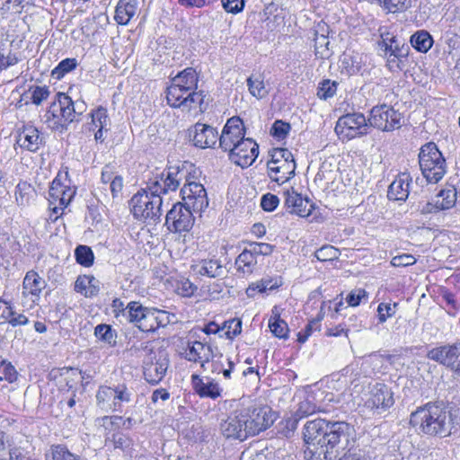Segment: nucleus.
<instances>
[{
  "label": "nucleus",
  "instance_id": "1",
  "mask_svg": "<svg viewBox=\"0 0 460 460\" xmlns=\"http://www.w3.org/2000/svg\"><path fill=\"white\" fill-rule=\"evenodd\" d=\"M354 429L345 421L315 419L304 427V456L306 460H335L353 440Z\"/></svg>",
  "mask_w": 460,
  "mask_h": 460
},
{
  "label": "nucleus",
  "instance_id": "2",
  "mask_svg": "<svg viewBox=\"0 0 460 460\" xmlns=\"http://www.w3.org/2000/svg\"><path fill=\"white\" fill-rule=\"evenodd\" d=\"M410 423L420 433L446 437L450 434L447 411L442 404L429 402L411 414Z\"/></svg>",
  "mask_w": 460,
  "mask_h": 460
},
{
  "label": "nucleus",
  "instance_id": "3",
  "mask_svg": "<svg viewBox=\"0 0 460 460\" xmlns=\"http://www.w3.org/2000/svg\"><path fill=\"white\" fill-rule=\"evenodd\" d=\"M161 182L154 180L146 189L137 191L130 199L129 205L133 216L139 220L156 223L162 216L163 199Z\"/></svg>",
  "mask_w": 460,
  "mask_h": 460
},
{
  "label": "nucleus",
  "instance_id": "4",
  "mask_svg": "<svg viewBox=\"0 0 460 460\" xmlns=\"http://www.w3.org/2000/svg\"><path fill=\"white\" fill-rule=\"evenodd\" d=\"M128 320L136 324L142 332H155L171 323L170 313L155 307L144 306L141 303L132 301L128 304Z\"/></svg>",
  "mask_w": 460,
  "mask_h": 460
},
{
  "label": "nucleus",
  "instance_id": "5",
  "mask_svg": "<svg viewBox=\"0 0 460 460\" xmlns=\"http://www.w3.org/2000/svg\"><path fill=\"white\" fill-rule=\"evenodd\" d=\"M419 164L423 177L429 183L438 182L447 172L446 159L433 142L421 146Z\"/></svg>",
  "mask_w": 460,
  "mask_h": 460
},
{
  "label": "nucleus",
  "instance_id": "6",
  "mask_svg": "<svg viewBox=\"0 0 460 460\" xmlns=\"http://www.w3.org/2000/svg\"><path fill=\"white\" fill-rule=\"evenodd\" d=\"M145 349L148 350L143 359L145 379L151 385H157L164 377L169 367L167 354L161 349H148L147 345Z\"/></svg>",
  "mask_w": 460,
  "mask_h": 460
},
{
  "label": "nucleus",
  "instance_id": "7",
  "mask_svg": "<svg viewBox=\"0 0 460 460\" xmlns=\"http://www.w3.org/2000/svg\"><path fill=\"white\" fill-rule=\"evenodd\" d=\"M402 115L393 107L383 104L372 108L368 123L382 131H393L402 126Z\"/></svg>",
  "mask_w": 460,
  "mask_h": 460
},
{
  "label": "nucleus",
  "instance_id": "8",
  "mask_svg": "<svg viewBox=\"0 0 460 460\" xmlns=\"http://www.w3.org/2000/svg\"><path fill=\"white\" fill-rule=\"evenodd\" d=\"M368 126L370 125L362 113H348L338 119L335 131L339 136L352 139L366 135Z\"/></svg>",
  "mask_w": 460,
  "mask_h": 460
},
{
  "label": "nucleus",
  "instance_id": "9",
  "mask_svg": "<svg viewBox=\"0 0 460 460\" xmlns=\"http://www.w3.org/2000/svg\"><path fill=\"white\" fill-rule=\"evenodd\" d=\"M193 213L192 208L178 202L166 214L165 225L171 232H189L194 224Z\"/></svg>",
  "mask_w": 460,
  "mask_h": 460
},
{
  "label": "nucleus",
  "instance_id": "10",
  "mask_svg": "<svg viewBox=\"0 0 460 460\" xmlns=\"http://www.w3.org/2000/svg\"><path fill=\"white\" fill-rule=\"evenodd\" d=\"M427 358L448 368L460 376V341L433 348Z\"/></svg>",
  "mask_w": 460,
  "mask_h": 460
},
{
  "label": "nucleus",
  "instance_id": "11",
  "mask_svg": "<svg viewBox=\"0 0 460 460\" xmlns=\"http://www.w3.org/2000/svg\"><path fill=\"white\" fill-rule=\"evenodd\" d=\"M243 415L247 419L246 429L249 436H255L261 431L270 427L275 417L269 407H247L242 408Z\"/></svg>",
  "mask_w": 460,
  "mask_h": 460
},
{
  "label": "nucleus",
  "instance_id": "12",
  "mask_svg": "<svg viewBox=\"0 0 460 460\" xmlns=\"http://www.w3.org/2000/svg\"><path fill=\"white\" fill-rule=\"evenodd\" d=\"M367 396L365 405L379 414L394 403L393 392L383 383L370 384Z\"/></svg>",
  "mask_w": 460,
  "mask_h": 460
},
{
  "label": "nucleus",
  "instance_id": "13",
  "mask_svg": "<svg viewBox=\"0 0 460 460\" xmlns=\"http://www.w3.org/2000/svg\"><path fill=\"white\" fill-rule=\"evenodd\" d=\"M192 168V164L184 163L181 166L169 167L166 172H163L159 176L155 177L156 182H161V189L164 194L169 191L176 190L181 183L188 181V175H190V169Z\"/></svg>",
  "mask_w": 460,
  "mask_h": 460
},
{
  "label": "nucleus",
  "instance_id": "14",
  "mask_svg": "<svg viewBox=\"0 0 460 460\" xmlns=\"http://www.w3.org/2000/svg\"><path fill=\"white\" fill-rule=\"evenodd\" d=\"M229 152L230 160L235 164L242 168H247L251 166L259 155V146L252 138H243L232 149L227 150Z\"/></svg>",
  "mask_w": 460,
  "mask_h": 460
},
{
  "label": "nucleus",
  "instance_id": "15",
  "mask_svg": "<svg viewBox=\"0 0 460 460\" xmlns=\"http://www.w3.org/2000/svg\"><path fill=\"white\" fill-rule=\"evenodd\" d=\"M243 415V410L238 409L232 412L225 420L220 424V430L222 434L227 438H234L244 440L249 436L246 429L247 419Z\"/></svg>",
  "mask_w": 460,
  "mask_h": 460
},
{
  "label": "nucleus",
  "instance_id": "16",
  "mask_svg": "<svg viewBox=\"0 0 460 460\" xmlns=\"http://www.w3.org/2000/svg\"><path fill=\"white\" fill-rule=\"evenodd\" d=\"M245 128L243 121L239 117H232L227 119L218 137L219 146L227 151L232 149L244 138Z\"/></svg>",
  "mask_w": 460,
  "mask_h": 460
},
{
  "label": "nucleus",
  "instance_id": "17",
  "mask_svg": "<svg viewBox=\"0 0 460 460\" xmlns=\"http://www.w3.org/2000/svg\"><path fill=\"white\" fill-rule=\"evenodd\" d=\"M181 193L184 203L195 213L203 212L208 206L207 191L201 183L183 185Z\"/></svg>",
  "mask_w": 460,
  "mask_h": 460
},
{
  "label": "nucleus",
  "instance_id": "18",
  "mask_svg": "<svg viewBox=\"0 0 460 460\" xmlns=\"http://www.w3.org/2000/svg\"><path fill=\"white\" fill-rule=\"evenodd\" d=\"M189 137L193 145L199 148L214 147L218 141L216 128L199 122L189 129Z\"/></svg>",
  "mask_w": 460,
  "mask_h": 460
},
{
  "label": "nucleus",
  "instance_id": "19",
  "mask_svg": "<svg viewBox=\"0 0 460 460\" xmlns=\"http://www.w3.org/2000/svg\"><path fill=\"white\" fill-rule=\"evenodd\" d=\"M16 144L23 150L35 153L44 145V137L32 125H23L17 129Z\"/></svg>",
  "mask_w": 460,
  "mask_h": 460
},
{
  "label": "nucleus",
  "instance_id": "20",
  "mask_svg": "<svg viewBox=\"0 0 460 460\" xmlns=\"http://www.w3.org/2000/svg\"><path fill=\"white\" fill-rule=\"evenodd\" d=\"M191 386L200 398L216 400L222 395L223 389L219 383L210 376H200L198 374L191 376Z\"/></svg>",
  "mask_w": 460,
  "mask_h": 460
},
{
  "label": "nucleus",
  "instance_id": "21",
  "mask_svg": "<svg viewBox=\"0 0 460 460\" xmlns=\"http://www.w3.org/2000/svg\"><path fill=\"white\" fill-rule=\"evenodd\" d=\"M213 349L209 344L201 341L189 342L185 349V358L189 361L199 362L203 371H207L210 358L213 357Z\"/></svg>",
  "mask_w": 460,
  "mask_h": 460
},
{
  "label": "nucleus",
  "instance_id": "22",
  "mask_svg": "<svg viewBox=\"0 0 460 460\" xmlns=\"http://www.w3.org/2000/svg\"><path fill=\"white\" fill-rule=\"evenodd\" d=\"M285 196V207L288 213L297 215L301 217H307L311 215L314 205L308 199H304L293 190L286 191Z\"/></svg>",
  "mask_w": 460,
  "mask_h": 460
},
{
  "label": "nucleus",
  "instance_id": "23",
  "mask_svg": "<svg viewBox=\"0 0 460 460\" xmlns=\"http://www.w3.org/2000/svg\"><path fill=\"white\" fill-rule=\"evenodd\" d=\"M412 179L408 172H402L388 187L387 197L392 200L405 201L410 194Z\"/></svg>",
  "mask_w": 460,
  "mask_h": 460
},
{
  "label": "nucleus",
  "instance_id": "24",
  "mask_svg": "<svg viewBox=\"0 0 460 460\" xmlns=\"http://www.w3.org/2000/svg\"><path fill=\"white\" fill-rule=\"evenodd\" d=\"M46 287L45 280L34 270L26 273L22 282V295L31 296V301H39L42 290Z\"/></svg>",
  "mask_w": 460,
  "mask_h": 460
},
{
  "label": "nucleus",
  "instance_id": "25",
  "mask_svg": "<svg viewBox=\"0 0 460 460\" xmlns=\"http://www.w3.org/2000/svg\"><path fill=\"white\" fill-rule=\"evenodd\" d=\"M65 119L58 95L57 94L55 101L51 102L44 115V122L49 128L62 131L68 125L67 121H64Z\"/></svg>",
  "mask_w": 460,
  "mask_h": 460
},
{
  "label": "nucleus",
  "instance_id": "26",
  "mask_svg": "<svg viewBox=\"0 0 460 460\" xmlns=\"http://www.w3.org/2000/svg\"><path fill=\"white\" fill-rule=\"evenodd\" d=\"M270 178L278 182L284 183L295 175V159L284 161L277 164H268Z\"/></svg>",
  "mask_w": 460,
  "mask_h": 460
},
{
  "label": "nucleus",
  "instance_id": "27",
  "mask_svg": "<svg viewBox=\"0 0 460 460\" xmlns=\"http://www.w3.org/2000/svg\"><path fill=\"white\" fill-rule=\"evenodd\" d=\"M194 271L201 276L218 278L224 273V267L218 260H202L194 266Z\"/></svg>",
  "mask_w": 460,
  "mask_h": 460
},
{
  "label": "nucleus",
  "instance_id": "28",
  "mask_svg": "<svg viewBox=\"0 0 460 460\" xmlns=\"http://www.w3.org/2000/svg\"><path fill=\"white\" fill-rule=\"evenodd\" d=\"M198 82L199 76L193 67L185 68L171 79L172 84H175L188 91L196 90Z\"/></svg>",
  "mask_w": 460,
  "mask_h": 460
},
{
  "label": "nucleus",
  "instance_id": "29",
  "mask_svg": "<svg viewBox=\"0 0 460 460\" xmlns=\"http://www.w3.org/2000/svg\"><path fill=\"white\" fill-rule=\"evenodd\" d=\"M136 10V0H119L116 6L114 19L119 24L126 25L135 15Z\"/></svg>",
  "mask_w": 460,
  "mask_h": 460
},
{
  "label": "nucleus",
  "instance_id": "30",
  "mask_svg": "<svg viewBox=\"0 0 460 460\" xmlns=\"http://www.w3.org/2000/svg\"><path fill=\"white\" fill-rule=\"evenodd\" d=\"M258 261L249 253L248 251L243 250L235 259L236 271L243 278L252 275L257 268Z\"/></svg>",
  "mask_w": 460,
  "mask_h": 460
},
{
  "label": "nucleus",
  "instance_id": "31",
  "mask_svg": "<svg viewBox=\"0 0 460 460\" xmlns=\"http://www.w3.org/2000/svg\"><path fill=\"white\" fill-rule=\"evenodd\" d=\"M96 402L100 409L106 412H116L114 411L115 398L113 386L101 385L96 393Z\"/></svg>",
  "mask_w": 460,
  "mask_h": 460
},
{
  "label": "nucleus",
  "instance_id": "32",
  "mask_svg": "<svg viewBox=\"0 0 460 460\" xmlns=\"http://www.w3.org/2000/svg\"><path fill=\"white\" fill-rule=\"evenodd\" d=\"M410 43L417 51L427 53L431 49L434 40L429 31L420 30L411 36Z\"/></svg>",
  "mask_w": 460,
  "mask_h": 460
},
{
  "label": "nucleus",
  "instance_id": "33",
  "mask_svg": "<svg viewBox=\"0 0 460 460\" xmlns=\"http://www.w3.org/2000/svg\"><path fill=\"white\" fill-rule=\"evenodd\" d=\"M249 93L257 99H263L269 94L262 74H252L246 80Z\"/></svg>",
  "mask_w": 460,
  "mask_h": 460
},
{
  "label": "nucleus",
  "instance_id": "34",
  "mask_svg": "<svg viewBox=\"0 0 460 460\" xmlns=\"http://www.w3.org/2000/svg\"><path fill=\"white\" fill-rule=\"evenodd\" d=\"M49 195L53 199H58L59 204L62 206L60 209H63L71 202L75 190L69 187L62 186L60 182L54 181L49 190Z\"/></svg>",
  "mask_w": 460,
  "mask_h": 460
},
{
  "label": "nucleus",
  "instance_id": "35",
  "mask_svg": "<svg viewBox=\"0 0 460 460\" xmlns=\"http://www.w3.org/2000/svg\"><path fill=\"white\" fill-rule=\"evenodd\" d=\"M113 394L115 398L114 411L121 412L123 405L132 401V390L125 383L113 385Z\"/></svg>",
  "mask_w": 460,
  "mask_h": 460
},
{
  "label": "nucleus",
  "instance_id": "36",
  "mask_svg": "<svg viewBox=\"0 0 460 460\" xmlns=\"http://www.w3.org/2000/svg\"><path fill=\"white\" fill-rule=\"evenodd\" d=\"M189 93L190 91L185 90V88L171 83L166 89L167 103L172 108H181Z\"/></svg>",
  "mask_w": 460,
  "mask_h": 460
},
{
  "label": "nucleus",
  "instance_id": "37",
  "mask_svg": "<svg viewBox=\"0 0 460 460\" xmlns=\"http://www.w3.org/2000/svg\"><path fill=\"white\" fill-rule=\"evenodd\" d=\"M46 460H79L78 455L71 453L64 445H52L45 453Z\"/></svg>",
  "mask_w": 460,
  "mask_h": 460
},
{
  "label": "nucleus",
  "instance_id": "38",
  "mask_svg": "<svg viewBox=\"0 0 460 460\" xmlns=\"http://www.w3.org/2000/svg\"><path fill=\"white\" fill-rule=\"evenodd\" d=\"M341 67L342 73L347 75H353L359 73L361 69V60L358 55L343 54L341 58Z\"/></svg>",
  "mask_w": 460,
  "mask_h": 460
},
{
  "label": "nucleus",
  "instance_id": "39",
  "mask_svg": "<svg viewBox=\"0 0 460 460\" xmlns=\"http://www.w3.org/2000/svg\"><path fill=\"white\" fill-rule=\"evenodd\" d=\"M50 92L47 86H31L27 93H25L22 99H25V102L28 103V99L33 104L40 105L41 102L49 98Z\"/></svg>",
  "mask_w": 460,
  "mask_h": 460
},
{
  "label": "nucleus",
  "instance_id": "40",
  "mask_svg": "<svg viewBox=\"0 0 460 460\" xmlns=\"http://www.w3.org/2000/svg\"><path fill=\"white\" fill-rule=\"evenodd\" d=\"M436 199L440 210L449 209L456 205V190L455 188L441 190L436 196Z\"/></svg>",
  "mask_w": 460,
  "mask_h": 460
},
{
  "label": "nucleus",
  "instance_id": "41",
  "mask_svg": "<svg viewBox=\"0 0 460 460\" xmlns=\"http://www.w3.org/2000/svg\"><path fill=\"white\" fill-rule=\"evenodd\" d=\"M94 335L111 347H114L117 343V332L111 325L98 324L94 329Z\"/></svg>",
  "mask_w": 460,
  "mask_h": 460
},
{
  "label": "nucleus",
  "instance_id": "42",
  "mask_svg": "<svg viewBox=\"0 0 460 460\" xmlns=\"http://www.w3.org/2000/svg\"><path fill=\"white\" fill-rule=\"evenodd\" d=\"M204 102V94L203 92H197L196 90L190 91L186 98H184V102L181 104V109L186 110L188 111L191 110L199 109L202 111V104Z\"/></svg>",
  "mask_w": 460,
  "mask_h": 460
},
{
  "label": "nucleus",
  "instance_id": "43",
  "mask_svg": "<svg viewBox=\"0 0 460 460\" xmlns=\"http://www.w3.org/2000/svg\"><path fill=\"white\" fill-rule=\"evenodd\" d=\"M58 95L61 104L63 117L66 119L64 121H67L69 124L76 119L74 101L66 93H58Z\"/></svg>",
  "mask_w": 460,
  "mask_h": 460
},
{
  "label": "nucleus",
  "instance_id": "44",
  "mask_svg": "<svg viewBox=\"0 0 460 460\" xmlns=\"http://www.w3.org/2000/svg\"><path fill=\"white\" fill-rule=\"evenodd\" d=\"M329 45L330 40L325 35L315 32L314 52L317 58L325 59L331 57L332 52L329 49Z\"/></svg>",
  "mask_w": 460,
  "mask_h": 460
},
{
  "label": "nucleus",
  "instance_id": "45",
  "mask_svg": "<svg viewBox=\"0 0 460 460\" xmlns=\"http://www.w3.org/2000/svg\"><path fill=\"white\" fill-rule=\"evenodd\" d=\"M77 263L84 267H90L93 263L94 255L92 249L86 245H78L75 250Z\"/></svg>",
  "mask_w": 460,
  "mask_h": 460
},
{
  "label": "nucleus",
  "instance_id": "46",
  "mask_svg": "<svg viewBox=\"0 0 460 460\" xmlns=\"http://www.w3.org/2000/svg\"><path fill=\"white\" fill-rule=\"evenodd\" d=\"M77 64L75 58H65L52 70L51 75L56 79H61L66 74L74 70Z\"/></svg>",
  "mask_w": 460,
  "mask_h": 460
},
{
  "label": "nucleus",
  "instance_id": "47",
  "mask_svg": "<svg viewBox=\"0 0 460 460\" xmlns=\"http://www.w3.org/2000/svg\"><path fill=\"white\" fill-rule=\"evenodd\" d=\"M92 123L95 128H108L110 126V119L107 109L102 106L98 107L91 113Z\"/></svg>",
  "mask_w": 460,
  "mask_h": 460
},
{
  "label": "nucleus",
  "instance_id": "48",
  "mask_svg": "<svg viewBox=\"0 0 460 460\" xmlns=\"http://www.w3.org/2000/svg\"><path fill=\"white\" fill-rule=\"evenodd\" d=\"M390 44L388 46L389 53L395 54V57L398 58H408L410 52V47L404 43L401 42L395 36H391L389 39Z\"/></svg>",
  "mask_w": 460,
  "mask_h": 460
},
{
  "label": "nucleus",
  "instance_id": "49",
  "mask_svg": "<svg viewBox=\"0 0 460 460\" xmlns=\"http://www.w3.org/2000/svg\"><path fill=\"white\" fill-rule=\"evenodd\" d=\"M338 83L325 79L319 84L317 96L322 100H327L332 97L337 91Z\"/></svg>",
  "mask_w": 460,
  "mask_h": 460
},
{
  "label": "nucleus",
  "instance_id": "50",
  "mask_svg": "<svg viewBox=\"0 0 460 460\" xmlns=\"http://www.w3.org/2000/svg\"><path fill=\"white\" fill-rule=\"evenodd\" d=\"M222 332L227 339H234L242 332V321L240 319H231L224 323ZM223 336V334L221 335Z\"/></svg>",
  "mask_w": 460,
  "mask_h": 460
},
{
  "label": "nucleus",
  "instance_id": "51",
  "mask_svg": "<svg viewBox=\"0 0 460 460\" xmlns=\"http://www.w3.org/2000/svg\"><path fill=\"white\" fill-rule=\"evenodd\" d=\"M340 252L337 248L332 245H323L320 249H318L314 256L318 261H333L339 258Z\"/></svg>",
  "mask_w": 460,
  "mask_h": 460
},
{
  "label": "nucleus",
  "instance_id": "52",
  "mask_svg": "<svg viewBox=\"0 0 460 460\" xmlns=\"http://www.w3.org/2000/svg\"><path fill=\"white\" fill-rule=\"evenodd\" d=\"M317 411L318 407L316 404L309 398H305L298 403V408L295 414L296 417L303 419L314 414Z\"/></svg>",
  "mask_w": 460,
  "mask_h": 460
},
{
  "label": "nucleus",
  "instance_id": "53",
  "mask_svg": "<svg viewBox=\"0 0 460 460\" xmlns=\"http://www.w3.org/2000/svg\"><path fill=\"white\" fill-rule=\"evenodd\" d=\"M92 282H97L94 277L93 276H79L75 282V290L78 293L84 294L85 296H92L94 295L93 290L88 291V285H91Z\"/></svg>",
  "mask_w": 460,
  "mask_h": 460
},
{
  "label": "nucleus",
  "instance_id": "54",
  "mask_svg": "<svg viewBox=\"0 0 460 460\" xmlns=\"http://www.w3.org/2000/svg\"><path fill=\"white\" fill-rule=\"evenodd\" d=\"M175 289L180 296L190 297L196 292L197 286H195L190 279L183 278L176 282Z\"/></svg>",
  "mask_w": 460,
  "mask_h": 460
},
{
  "label": "nucleus",
  "instance_id": "55",
  "mask_svg": "<svg viewBox=\"0 0 460 460\" xmlns=\"http://www.w3.org/2000/svg\"><path fill=\"white\" fill-rule=\"evenodd\" d=\"M17 371L14 367L4 359L0 362V380H6L13 383L17 379Z\"/></svg>",
  "mask_w": 460,
  "mask_h": 460
},
{
  "label": "nucleus",
  "instance_id": "56",
  "mask_svg": "<svg viewBox=\"0 0 460 460\" xmlns=\"http://www.w3.org/2000/svg\"><path fill=\"white\" fill-rule=\"evenodd\" d=\"M269 327L270 332L279 339H287L288 335V323L282 321H272V319L269 320Z\"/></svg>",
  "mask_w": 460,
  "mask_h": 460
},
{
  "label": "nucleus",
  "instance_id": "57",
  "mask_svg": "<svg viewBox=\"0 0 460 460\" xmlns=\"http://www.w3.org/2000/svg\"><path fill=\"white\" fill-rule=\"evenodd\" d=\"M290 128H291L289 123L284 122L282 120H276L271 127L270 133L275 138L282 140L287 137Z\"/></svg>",
  "mask_w": 460,
  "mask_h": 460
},
{
  "label": "nucleus",
  "instance_id": "58",
  "mask_svg": "<svg viewBox=\"0 0 460 460\" xmlns=\"http://www.w3.org/2000/svg\"><path fill=\"white\" fill-rule=\"evenodd\" d=\"M386 58V66L388 69L392 72L401 71L405 66V61L407 58H396L395 54L387 53L385 54Z\"/></svg>",
  "mask_w": 460,
  "mask_h": 460
},
{
  "label": "nucleus",
  "instance_id": "59",
  "mask_svg": "<svg viewBox=\"0 0 460 460\" xmlns=\"http://www.w3.org/2000/svg\"><path fill=\"white\" fill-rule=\"evenodd\" d=\"M293 154L287 148L274 149L271 155V160L268 164H277L288 160H293Z\"/></svg>",
  "mask_w": 460,
  "mask_h": 460
},
{
  "label": "nucleus",
  "instance_id": "60",
  "mask_svg": "<svg viewBox=\"0 0 460 460\" xmlns=\"http://www.w3.org/2000/svg\"><path fill=\"white\" fill-rule=\"evenodd\" d=\"M111 441L113 443L114 448L121 449L122 451L129 449L132 445V440L130 438L119 432L112 435Z\"/></svg>",
  "mask_w": 460,
  "mask_h": 460
},
{
  "label": "nucleus",
  "instance_id": "61",
  "mask_svg": "<svg viewBox=\"0 0 460 460\" xmlns=\"http://www.w3.org/2000/svg\"><path fill=\"white\" fill-rule=\"evenodd\" d=\"M395 304L392 306L390 304L380 303L377 306L379 323H383L392 317L395 314Z\"/></svg>",
  "mask_w": 460,
  "mask_h": 460
},
{
  "label": "nucleus",
  "instance_id": "62",
  "mask_svg": "<svg viewBox=\"0 0 460 460\" xmlns=\"http://www.w3.org/2000/svg\"><path fill=\"white\" fill-rule=\"evenodd\" d=\"M279 198L271 193H267L261 197V206L265 211H273L279 205Z\"/></svg>",
  "mask_w": 460,
  "mask_h": 460
},
{
  "label": "nucleus",
  "instance_id": "63",
  "mask_svg": "<svg viewBox=\"0 0 460 460\" xmlns=\"http://www.w3.org/2000/svg\"><path fill=\"white\" fill-rule=\"evenodd\" d=\"M415 262L416 259L411 254L408 253L394 256L391 260V264L394 267H407L415 264Z\"/></svg>",
  "mask_w": 460,
  "mask_h": 460
},
{
  "label": "nucleus",
  "instance_id": "64",
  "mask_svg": "<svg viewBox=\"0 0 460 460\" xmlns=\"http://www.w3.org/2000/svg\"><path fill=\"white\" fill-rule=\"evenodd\" d=\"M224 9L227 13H237L244 7V0H221Z\"/></svg>",
  "mask_w": 460,
  "mask_h": 460
}]
</instances>
